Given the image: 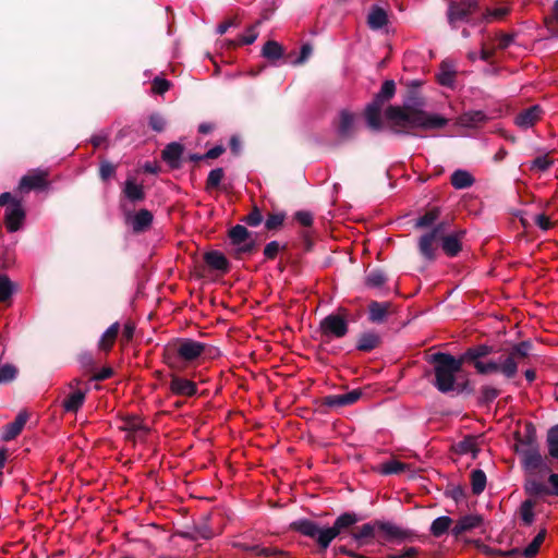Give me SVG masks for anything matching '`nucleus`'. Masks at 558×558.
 <instances>
[{
  "label": "nucleus",
  "mask_w": 558,
  "mask_h": 558,
  "mask_svg": "<svg viewBox=\"0 0 558 558\" xmlns=\"http://www.w3.org/2000/svg\"><path fill=\"white\" fill-rule=\"evenodd\" d=\"M385 118L390 129L398 134H410L412 130L437 131L449 122L441 114L426 111L424 98L416 93L409 95L402 107H388Z\"/></svg>",
  "instance_id": "nucleus-1"
},
{
  "label": "nucleus",
  "mask_w": 558,
  "mask_h": 558,
  "mask_svg": "<svg viewBox=\"0 0 558 558\" xmlns=\"http://www.w3.org/2000/svg\"><path fill=\"white\" fill-rule=\"evenodd\" d=\"M532 344L529 341H522L504 351L497 359L484 361L483 357L494 352V348L481 344L468 349L459 359L472 362L476 372L482 375L499 373L507 379H512L518 374L519 364L530 354Z\"/></svg>",
  "instance_id": "nucleus-2"
},
{
  "label": "nucleus",
  "mask_w": 558,
  "mask_h": 558,
  "mask_svg": "<svg viewBox=\"0 0 558 558\" xmlns=\"http://www.w3.org/2000/svg\"><path fill=\"white\" fill-rule=\"evenodd\" d=\"M356 522L354 514L344 513L337 518L330 527H319L310 520H299L292 523V527L301 534L315 539L323 550L347 527Z\"/></svg>",
  "instance_id": "nucleus-3"
},
{
  "label": "nucleus",
  "mask_w": 558,
  "mask_h": 558,
  "mask_svg": "<svg viewBox=\"0 0 558 558\" xmlns=\"http://www.w3.org/2000/svg\"><path fill=\"white\" fill-rule=\"evenodd\" d=\"M434 363V386L444 393L458 389V374L462 369V360L448 353H435L432 356Z\"/></svg>",
  "instance_id": "nucleus-4"
},
{
  "label": "nucleus",
  "mask_w": 558,
  "mask_h": 558,
  "mask_svg": "<svg viewBox=\"0 0 558 558\" xmlns=\"http://www.w3.org/2000/svg\"><path fill=\"white\" fill-rule=\"evenodd\" d=\"M396 93V85L393 81H386L374 100L365 109V120L373 131H380L383 129L381 110L386 101H388Z\"/></svg>",
  "instance_id": "nucleus-5"
},
{
  "label": "nucleus",
  "mask_w": 558,
  "mask_h": 558,
  "mask_svg": "<svg viewBox=\"0 0 558 558\" xmlns=\"http://www.w3.org/2000/svg\"><path fill=\"white\" fill-rule=\"evenodd\" d=\"M206 348L207 345L203 342L184 338L178 340L173 344L172 350L178 359L191 363L201 357L205 353Z\"/></svg>",
  "instance_id": "nucleus-6"
},
{
  "label": "nucleus",
  "mask_w": 558,
  "mask_h": 558,
  "mask_svg": "<svg viewBox=\"0 0 558 558\" xmlns=\"http://www.w3.org/2000/svg\"><path fill=\"white\" fill-rule=\"evenodd\" d=\"M323 341H329L333 338H342L348 332L347 320L339 315H328L319 324Z\"/></svg>",
  "instance_id": "nucleus-7"
},
{
  "label": "nucleus",
  "mask_w": 558,
  "mask_h": 558,
  "mask_svg": "<svg viewBox=\"0 0 558 558\" xmlns=\"http://www.w3.org/2000/svg\"><path fill=\"white\" fill-rule=\"evenodd\" d=\"M119 428L125 433V438L134 442L143 440L149 427L136 415H125L121 417Z\"/></svg>",
  "instance_id": "nucleus-8"
},
{
  "label": "nucleus",
  "mask_w": 558,
  "mask_h": 558,
  "mask_svg": "<svg viewBox=\"0 0 558 558\" xmlns=\"http://www.w3.org/2000/svg\"><path fill=\"white\" fill-rule=\"evenodd\" d=\"M477 3L475 0H461L451 3L448 9V21L452 27H457L458 23L468 22L471 14L475 12Z\"/></svg>",
  "instance_id": "nucleus-9"
},
{
  "label": "nucleus",
  "mask_w": 558,
  "mask_h": 558,
  "mask_svg": "<svg viewBox=\"0 0 558 558\" xmlns=\"http://www.w3.org/2000/svg\"><path fill=\"white\" fill-rule=\"evenodd\" d=\"M333 126L336 134L340 140H350L356 133V117L349 110H341L338 114V118L333 122Z\"/></svg>",
  "instance_id": "nucleus-10"
},
{
  "label": "nucleus",
  "mask_w": 558,
  "mask_h": 558,
  "mask_svg": "<svg viewBox=\"0 0 558 558\" xmlns=\"http://www.w3.org/2000/svg\"><path fill=\"white\" fill-rule=\"evenodd\" d=\"M445 229L442 225H438L432 231L423 234L418 241L420 253L427 259L435 258L437 244L444 235Z\"/></svg>",
  "instance_id": "nucleus-11"
},
{
  "label": "nucleus",
  "mask_w": 558,
  "mask_h": 558,
  "mask_svg": "<svg viewBox=\"0 0 558 558\" xmlns=\"http://www.w3.org/2000/svg\"><path fill=\"white\" fill-rule=\"evenodd\" d=\"M153 214L148 209H140L137 211H128L125 214V223L135 233L145 232L153 222Z\"/></svg>",
  "instance_id": "nucleus-12"
},
{
  "label": "nucleus",
  "mask_w": 558,
  "mask_h": 558,
  "mask_svg": "<svg viewBox=\"0 0 558 558\" xmlns=\"http://www.w3.org/2000/svg\"><path fill=\"white\" fill-rule=\"evenodd\" d=\"M25 218V211L21 201H12L5 208L4 221L10 232L17 231Z\"/></svg>",
  "instance_id": "nucleus-13"
},
{
  "label": "nucleus",
  "mask_w": 558,
  "mask_h": 558,
  "mask_svg": "<svg viewBox=\"0 0 558 558\" xmlns=\"http://www.w3.org/2000/svg\"><path fill=\"white\" fill-rule=\"evenodd\" d=\"M522 463L524 470L529 473H548L550 471L545 459L537 450L534 449L527 450L523 453Z\"/></svg>",
  "instance_id": "nucleus-14"
},
{
  "label": "nucleus",
  "mask_w": 558,
  "mask_h": 558,
  "mask_svg": "<svg viewBox=\"0 0 558 558\" xmlns=\"http://www.w3.org/2000/svg\"><path fill=\"white\" fill-rule=\"evenodd\" d=\"M230 240L236 246L238 252L247 253L253 248V240L247 229L241 225H236L229 232Z\"/></svg>",
  "instance_id": "nucleus-15"
},
{
  "label": "nucleus",
  "mask_w": 558,
  "mask_h": 558,
  "mask_svg": "<svg viewBox=\"0 0 558 558\" xmlns=\"http://www.w3.org/2000/svg\"><path fill=\"white\" fill-rule=\"evenodd\" d=\"M170 391L175 396L192 397L197 392V386L194 381L173 375L169 384Z\"/></svg>",
  "instance_id": "nucleus-16"
},
{
  "label": "nucleus",
  "mask_w": 558,
  "mask_h": 558,
  "mask_svg": "<svg viewBox=\"0 0 558 558\" xmlns=\"http://www.w3.org/2000/svg\"><path fill=\"white\" fill-rule=\"evenodd\" d=\"M543 110L538 105L521 111L514 119V123L521 129L532 128L542 117Z\"/></svg>",
  "instance_id": "nucleus-17"
},
{
  "label": "nucleus",
  "mask_w": 558,
  "mask_h": 558,
  "mask_svg": "<svg viewBox=\"0 0 558 558\" xmlns=\"http://www.w3.org/2000/svg\"><path fill=\"white\" fill-rule=\"evenodd\" d=\"M47 172L34 171L27 175H24L19 184L21 191H29L33 189H44L46 186Z\"/></svg>",
  "instance_id": "nucleus-18"
},
{
  "label": "nucleus",
  "mask_w": 558,
  "mask_h": 558,
  "mask_svg": "<svg viewBox=\"0 0 558 558\" xmlns=\"http://www.w3.org/2000/svg\"><path fill=\"white\" fill-rule=\"evenodd\" d=\"M360 390H352L341 395H332L326 398V404L330 408H341L353 404L361 397Z\"/></svg>",
  "instance_id": "nucleus-19"
},
{
  "label": "nucleus",
  "mask_w": 558,
  "mask_h": 558,
  "mask_svg": "<svg viewBox=\"0 0 558 558\" xmlns=\"http://www.w3.org/2000/svg\"><path fill=\"white\" fill-rule=\"evenodd\" d=\"M27 418L28 415L26 412H20L13 422L5 425L2 439L5 441L14 439L22 432Z\"/></svg>",
  "instance_id": "nucleus-20"
},
{
  "label": "nucleus",
  "mask_w": 558,
  "mask_h": 558,
  "mask_svg": "<svg viewBox=\"0 0 558 558\" xmlns=\"http://www.w3.org/2000/svg\"><path fill=\"white\" fill-rule=\"evenodd\" d=\"M481 517L475 514H468L461 517L456 523V525L452 527L451 532L456 536L461 535L468 531L477 527L481 524Z\"/></svg>",
  "instance_id": "nucleus-21"
},
{
  "label": "nucleus",
  "mask_w": 558,
  "mask_h": 558,
  "mask_svg": "<svg viewBox=\"0 0 558 558\" xmlns=\"http://www.w3.org/2000/svg\"><path fill=\"white\" fill-rule=\"evenodd\" d=\"M486 114L481 110L469 111L463 113L458 119V124L464 128H476L484 123Z\"/></svg>",
  "instance_id": "nucleus-22"
},
{
  "label": "nucleus",
  "mask_w": 558,
  "mask_h": 558,
  "mask_svg": "<svg viewBox=\"0 0 558 558\" xmlns=\"http://www.w3.org/2000/svg\"><path fill=\"white\" fill-rule=\"evenodd\" d=\"M123 193L125 197L131 202H138L145 197L143 185L138 184L133 178H130L125 181Z\"/></svg>",
  "instance_id": "nucleus-23"
},
{
  "label": "nucleus",
  "mask_w": 558,
  "mask_h": 558,
  "mask_svg": "<svg viewBox=\"0 0 558 558\" xmlns=\"http://www.w3.org/2000/svg\"><path fill=\"white\" fill-rule=\"evenodd\" d=\"M120 331V325L119 323H113L101 336V338L99 339V342H98V348L102 351H106L108 352L117 337H118V333Z\"/></svg>",
  "instance_id": "nucleus-24"
},
{
  "label": "nucleus",
  "mask_w": 558,
  "mask_h": 558,
  "mask_svg": "<svg viewBox=\"0 0 558 558\" xmlns=\"http://www.w3.org/2000/svg\"><path fill=\"white\" fill-rule=\"evenodd\" d=\"M474 183L473 175L466 170H456L451 174V184L457 190H463L472 186Z\"/></svg>",
  "instance_id": "nucleus-25"
},
{
  "label": "nucleus",
  "mask_w": 558,
  "mask_h": 558,
  "mask_svg": "<svg viewBox=\"0 0 558 558\" xmlns=\"http://www.w3.org/2000/svg\"><path fill=\"white\" fill-rule=\"evenodd\" d=\"M183 147L179 143H171L162 151V158L170 166L177 167L179 165Z\"/></svg>",
  "instance_id": "nucleus-26"
},
{
  "label": "nucleus",
  "mask_w": 558,
  "mask_h": 558,
  "mask_svg": "<svg viewBox=\"0 0 558 558\" xmlns=\"http://www.w3.org/2000/svg\"><path fill=\"white\" fill-rule=\"evenodd\" d=\"M387 13L378 7H374L367 17L368 26L372 29H380L387 24Z\"/></svg>",
  "instance_id": "nucleus-27"
},
{
  "label": "nucleus",
  "mask_w": 558,
  "mask_h": 558,
  "mask_svg": "<svg viewBox=\"0 0 558 558\" xmlns=\"http://www.w3.org/2000/svg\"><path fill=\"white\" fill-rule=\"evenodd\" d=\"M388 303L372 302L368 308L369 320L377 324L383 323L388 313Z\"/></svg>",
  "instance_id": "nucleus-28"
},
{
  "label": "nucleus",
  "mask_w": 558,
  "mask_h": 558,
  "mask_svg": "<svg viewBox=\"0 0 558 558\" xmlns=\"http://www.w3.org/2000/svg\"><path fill=\"white\" fill-rule=\"evenodd\" d=\"M205 260L211 268L217 270H227L229 265L226 256L218 251L208 252L205 255Z\"/></svg>",
  "instance_id": "nucleus-29"
},
{
  "label": "nucleus",
  "mask_w": 558,
  "mask_h": 558,
  "mask_svg": "<svg viewBox=\"0 0 558 558\" xmlns=\"http://www.w3.org/2000/svg\"><path fill=\"white\" fill-rule=\"evenodd\" d=\"M451 523V518L447 515L438 517L432 522L429 531L435 537H440L449 530Z\"/></svg>",
  "instance_id": "nucleus-30"
},
{
  "label": "nucleus",
  "mask_w": 558,
  "mask_h": 558,
  "mask_svg": "<svg viewBox=\"0 0 558 558\" xmlns=\"http://www.w3.org/2000/svg\"><path fill=\"white\" fill-rule=\"evenodd\" d=\"M85 393L81 390L74 391L64 400V409L68 412H76L83 404Z\"/></svg>",
  "instance_id": "nucleus-31"
},
{
  "label": "nucleus",
  "mask_w": 558,
  "mask_h": 558,
  "mask_svg": "<svg viewBox=\"0 0 558 558\" xmlns=\"http://www.w3.org/2000/svg\"><path fill=\"white\" fill-rule=\"evenodd\" d=\"M409 466L398 460H390L380 465L379 472L385 475L400 474L408 470Z\"/></svg>",
  "instance_id": "nucleus-32"
},
{
  "label": "nucleus",
  "mask_w": 558,
  "mask_h": 558,
  "mask_svg": "<svg viewBox=\"0 0 558 558\" xmlns=\"http://www.w3.org/2000/svg\"><path fill=\"white\" fill-rule=\"evenodd\" d=\"M440 240H441V244H442V250L445 251V253L447 255L454 256L460 252L461 245H460V242L457 236L447 235V236H441Z\"/></svg>",
  "instance_id": "nucleus-33"
},
{
  "label": "nucleus",
  "mask_w": 558,
  "mask_h": 558,
  "mask_svg": "<svg viewBox=\"0 0 558 558\" xmlns=\"http://www.w3.org/2000/svg\"><path fill=\"white\" fill-rule=\"evenodd\" d=\"M525 490L530 495L542 496L548 495L549 488L541 481L531 478L525 483Z\"/></svg>",
  "instance_id": "nucleus-34"
},
{
  "label": "nucleus",
  "mask_w": 558,
  "mask_h": 558,
  "mask_svg": "<svg viewBox=\"0 0 558 558\" xmlns=\"http://www.w3.org/2000/svg\"><path fill=\"white\" fill-rule=\"evenodd\" d=\"M379 338L377 335L368 332L360 337L357 341V349L361 351H371L377 347Z\"/></svg>",
  "instance_id": "nucleus-35"
},
{
  "label": "nucleus",
  "mask_w": 558,
  "mask_h": 558,
  "mask_svg": "<svg viewBox=\"0 0 558 558\" xmlns=\"http://www.w3.org/2000/svg\"><path fill=\"white\" fill-rule=\"evenodd\" d=\"M263 56L269 60H277L282 56V47L277 41L269 40L263 47Z\"/></svg>",
  "instance_id": "nucleus-36"
},
{
  "label": "nucleus",
  "mask_w": 558,
  "mask_h": 558,
  "mask_svg": "<svg viewBox=\"0 0 558 558\" xmlns=\"http://www.w3.org/2000/svg\"><path fill=\"white\" fill-rule=\"evenodd\" d=\"M544 539H545V531H542V532H539V533H538V534L533 538V541H532V542H531V543H530V544H529V545L523 549V556H524L525 558H533V557L537 554V551H538V549H539V547H541L542 543L544 542Z\"/></svg>",
  "instance_id": "nucleus-37"
},
{
  "label": "nucleus",
  "mask_w": 558,
  "mask_h": 558,
  "mask_svg": "<svg viewBox=\"0 0 558 558\" xmlns=\"http://www.w3.org/2000/svg\"><path fill=\"white\" fill-rule=\"evenodd\" d=\"M472 490L474 494H481L486 485V475L482 470H475L471 475Z\"/></svg>",
  "instance_id": "nucleus-38"
},
{
  "label": "nucleus",
  "mask_w": 558,
  "mask_h": 558,
  "mask_svg": "<svg viewBox=\"0 0 558 558\" xmlns=\"http://www.w3.org/2000/svg\"><path fill=\"white\" fill-rule=\"evenodd\" d=\"M547 445L550 457L558 459V425L549 429L547 435Z\"/></svg>",
  "instance_id": "nucleus-39"
},
{
  "label": "nucleus",
  "mask_w": 558,
  "mask_h": 558,
  "mask_svg": "<svg viewBox=\"0 0 558 558\" xmlns=\"http://www.w3.org/2000/svg\"><path fill=\"white\" fill-rule=\"evenodd\" d=\"M533 508H534V502L530 499L523 501L520 507V510H519L520 517H521L522 521L524 522V524H526V525H530L534 520Z\"/></svg>",
  "instance_id": "nucleus-40"
},
{
  "label": "nucleus",
  "mask_w": 558,
  "mask_h": 558,
  "mask_svg": "<svg viewBox=\"0 0 558 558\" xmlns=\"http://www.w3.org/2000/svg\"><path fill=\"white\" fill-rule=\"evenodd\" d=\"M476 450V439L474 437H466L458 444V451L460 453H471L475 457Z\"/></svg>",
  "instance_id": "nucleus-41"
},
{
  "label": "nucleus",
  "mask_w": 558,
  "mask_h": 558,
  "mask_svg": "<svg viewBox=\"0 0 558 558\" xmlns=\"http://www.w3.org/2000/svg\"><path fill=\"white\" fill-rule=\"evenodd\" d=\"M510 11V8L508 4H499L496 8L489 9L486 14V19L494 20V21H500L502 20Z\"/></svg>",
  "instance_id": "nucleus-42"
},
{
  "label": "nucleus",
  "mask_w": 558,
  "mask_h": 558,
  "mask_svg": "<svg viewBox=\"0 0 558 558\" xmlns=\"http://www.w3.org/2000/svg\"><path fill=\"white\" fill-rule=\"evenodd\" d=\"M244 549L248 550V551H252L256 556H265V557H269V556H275V555H280L281 554V551L278 550L277 548L262 547L259 545L245 546Z\"/></svg>",
  "instance_id": "nucleus-43"
},
{
  "label": "nucleus",
  "mask_w": 558,
  "mask_h": 558,
  "mask_svg": "<svg viewBox=\"0 0 558 558\" xmlns=\"http://www.w3.org/2000/svg\"><path fill=\"white\" fill-rule=\"evenodd\" d=\"M16 374L17 371L13 365H0V384H5L13 380L16 377Z\"/></svg>",
  "instance_id": "nucleus-44"
},
{
  "label": "nucleus",
  "mask_w": 558,
  "mask_h": 558,
  "mask_svg": "<svg viewBox=\"0 0 558 558\" xmlns=\"http://www.w3.org/2000/svg\"><path fill=\"white\" fill-rule=\"evenodd\" d=\"M385 282H386V276L380 270H374L367 275L366 283L369 287L378 288V287H381Z\"/></svg>",
  "instance_id": "nucleus-45"
},
{
  "label": "nucleus",
  "mask_w": 558,
  "mask_h": 558,
  "mask_svg": "<svg viewBox=\"0 0 558 558\" xmlns=\"http://www.w3.org/2000/svg\"><path fill=\"white\" fill-rule=\"evenodd\" d=\"M223 179V170L221 168L213 169L207 178V189H216L220 185Z\"/></svg>",
  "instance_id": "nucleus-46"
},
{
  "label": "nucleus",
  "mask_w": 558,
  "mask_h": 558,
  "mask_svg": "<svg viewBox=\"0 0 558 558\" xmlns=\"http://www.w3.org/2000/svg\"><path fill=\"white\" fill-rule=\"evenodd\" d=\"M13 287L7 276L0 275V302L5 301L11 296Z\"/></svg>",
  "instance_id": "nucleus-47"
},
{
  "label": "nucleus",
  "mask_w": 558,
  "mask_h": 558,
  "mask_svg": "<svg viewBox=\"0 0 558 558\" xmlns=\"http://www.w3.org/2000/svg\"><path fill=\"white\" fill-rule=\"evenodd\" d=\"M437 217H438L437 210H435V209L429 210L416 220L415 226L417 228L429 227L436 221Z\"/></svg>",
  "instance_id": "nucleus-48"
},
{
  "label": "nucleus",
  "mask_w": 558,
  "mask_h": 558,
  "mask_svg": "<svg viewBox=\"0 0 558 558\" xmlns=\"http://www.w3.org/2000/svg\"><path fill=\"white\" fill-rule=\"evenodd\" d=\"M374 535V526L369 523H366L360 527V530L353 534L354 539L362 544L363 539L373 537Z\"/></svg>",
  "instance_id": "nucleus-49"
},
{
  "label": "nucleus",
  "mask_w": 558,
  "mask_h": 558,
  "mask_svg": "<svg viewBox=\"0 0 558 558\" xmlns=\"http://www.w3.org/2000/svg\"><path fill=\"white\" fill-rule=\"evenodd\" d=\"M551 163L553 161L548 158V156H539L531 162L530 169L536 171H545L550 167Z\"/></svg>",
  "instance_id": "nucleus-50"
},
{
  "label": "nucleus",
  "mask_w": 558,
  "mask_h": 558,
  "mask_svg": "<svg viewBox=\"0 0 558 558\" xmlns=\"http://www.w3.org/2000/svg\"><path fill=\"white\" fill-rule=\"evenodd\" d=\"M258 36L255 25L250 26L246 32L240 37L241 45H252Z\"/></svg>",
  "instance_id": "nucleus-51"
},
{
  "label": "nucleus",
  "mask_w": 558,
  "mask_h": 558,
  "mask_svg": "<svg viewBox=\"0 0 558 558\" xmlns=\"http://www.w3.org/2000/svg\"><path fill=\"white\" fill-rule=\"evenodd\" d=\"M283 220H284V215L283 214L270 215L267 218L266 222H265V227L268 230L277 229V228H279L282 225Z\"/></svg>",
  "instance_id": "nucleus-52"
},
{
  "label": "nucleus",
  "mask_w": 558,
  "mask_h": 558,
  "mask_svg": "<svg viewBox=\"0 0 558 558\" xmlns=\"http://www.w3.org/2000/svg\"><path fill=\"white\" fill-rule=\"evenodd\" d=\"M481 395H482V399L485 402H490L498 397L499 390L493 386L487 385V386L482 387Z\"/></svg>",
  "instance_id": "nucleus-53"
},
{
  "label": "nucleus",
  "mask_w": 558,
  "mask_h": 558,
  "mask_svg": "<svg viewBox=\"0 0 558 558\" xmlns=\"http://www.w3.org/2000/svg\"><path fill=\"white\" fill-rule=\"evenodd\" d=\"M149 125L156 132H161L165 129L166 121L162 116L154 113L149 117Z\"/></svg>",
  "instance_id": "nucleus-54"
},
{
  "label": "nucleus",
  "mask_w": 558,
  "mask_h": 558,
  "mask_svg": "<svg viewBox=\"0 0 558 558\" xmlns=\"http://www.w3.org/2000/svg\"><path fill=\"white\" fill-rule=\"evenodd\" d=\"M380 529L390 537L399 538L403 536L400 527L391 523H383Z\"/></svg>",
  "instance_id": "nucleus-55"
},
{
  "label": "nucleus",
  "mask_w": 558,
  "mask_h": 558,
  "mask_svg": "<svg viewBox=\"0 0 558 558\" xmlns=\"http://www.w3.org/2000/svg\"><path fill=\"white\" fill-rule=\"evenodd\" d=\"M170 88V83L160 77H156L153 82V90L157 94H163Z\"/></svg>",
  "instance_id": "nucleus-56"
},
{
  "label": "nucleus",
  "mask_w": 558,
  "mask_h": 558,
  "mask_svg": "<svg viewBox=\"0 0 558 558\" xmlns=\"http://www.w3.org/2000/svg\"><path fill=\"white\" fill-rule=\"evenodd\" d=\"M116 172V167L111 163V162H108V161H104L101 162L100 165V177L102 180H108L109 178H111Z\"/></svg>",
  "instance_id": "nucleus-57"
},
{
  "label": "nucleus",
  "mask_w": 558,
  "mask_h": 558,
  "mask_svg": "<svg viewBox=\"0 0 558 558\" xmlns=\"http://www.w3.org/2000/svg\"><path fill=\"white\" fill-rule=\"evenodd\" d=\"M295 219L302 225V226H305V227H308L312 225L313 222V216L311 213L308 211H298L295 214Z\"/></svg>",
  "instance_id": "nucleus-58"
},
{
  "label": "nucleus",
  "mask_w": 558,
  "mask_h": 558,
  "mask_svg": "<svg viewBox=\"0 0 558 558\" xmlns=\"http://www.w3.org/2000/svg\"><path fill=\"white\" fill-rule=\"evenodd\" d=\"M279 247H280L279 243L276 241L268 243L264 250L265 256L268 258H274L277 255V253L279 252Z\"/></svg>",
  "instance_id": "nucleus-59"
},
{
  "label": "nucleus",
  "mask_w": 558,
  "mask_h": 558,
  "mask_svg": "<svg viewBox=\"0 0 558 558\" xmlns=\"http://www.w3.org/2000/svg\"><path fill=\"white\" fill-rule=\"evenodd\" d=\"M134 332H135V326L134 324L132 323H126L123 327V330H122V341H130L133 336H134Z\"/></svg>",
  "instance_id": "nucleus-60"
},
{
  "label": "nucleus",
  "mask_w": 558,
  "mask_h": 558,
  "mask_svg": "<svg viewBox=\"0 0 558 558\" xmlns=\"http://www.w3.org/2000/svg\"><path fill=\"white\" fill-rule=\"evenodd\" d=\"M263 220V216L262 214L255 209L253 210L251 214H248V216L246 217V222L252 226V227H256L258 226Z\"/></svg>",
  "instance_id": "nucleus-61"
},
{
  "label": "nucleus",
  "mask_w": 558,
  "mask_h": 558,
  "mask_svg": "<svg viewBox=\"0 0 558 558\" xmlns=\"http://www.w3.org/2000/svg\"><path fill=\"white\" fill-rule=\"evenodd\" d=\"M534 220L542 230H548L551 226L549 218L543 214L536 215Z\"/></svg>",
  "instance_id": "nucleus-62"
},
{
  "label": "nucleus",
  "mask_w": 558,
  "mask_h": 558,
  "mask_svg": "<svg viewBox=\"0 0 558 558\" xmlns=\"http://www.w3.org/2000/svg\"><path fill=\"white\" fill-rule=\"evenodd\" d=\"M417 550L414 547H409L402 551L390 555V558H413Z\"/></svg>",
  "instance_id": "nucleus-63"
},
{
  "label": "nucleus",
  "mask_w": 558,
  "mask_h": 558,
  "mask_svg": "<svg viewBox=\"0 0 558 558\" xmlns=\"http://www.w3.org/2000/svg\"><path fill=\"white\" fill-rule=\"evenodd\" d=\"M550 484L549 494L558 496V474L553 473L548 477Z\"/></svg>",
  "instance_id": "nucleus-64"
}]
</instances>
